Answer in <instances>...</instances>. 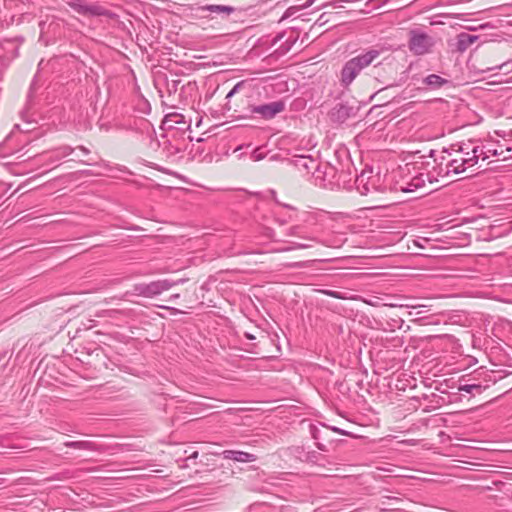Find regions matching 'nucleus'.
Wrapping results in <instances>:
<instances>
[{
    "label": "nucleus",
    "mask_w": 512,
    "mask_h": 512,
    "mask_svg": "<svg viewBox=\"0 0 512 512\" xmlns=\"http://www.w3.org/2000/svg\"><path fill=\"white\" fill-rule=\"evenodd\" d=\"M435 155V151H430V157H433V165L432 170L428 173L415 172L414 175H411L412 170L415 171V166H410L409 164L405 165L403 170L407 171V175L403 177V184L400 186L401 191L403 192H415L418 189L424 188L426 180L429 183H434L439 180V178H445L451 176L450 169L447 163V149L442 150L437 156Z\"/></svg>",
    "instance_id": "1"
},
{
    "label": "nucleus",
    "mask_w": 512,
    "mask_h": 512,
    "mask_svg": "<svg viewBox=\"0 0 512 512\" xmlns=\"http://www.w3.org/2000/svg\"><path fill=\"white\" fill-rule=\"evenodd\" d=\"M245 81H240L226 95L225 108L227 111H233L234 117L238 119H252L254 118V107H257V102L251 91L242 94L235 103H231L230 99L239 92L244 86Z\"/></svg>",
    "instance_id": "2"
},
{
    "label": "nucleus",
    "mask_w": 512,
    "mask_h": 512,
    "mask_svg": "<svg viewBox=\"0 0 512 512\" xmlns=\"http://www.w3.org/2000/svg\"><path fill=\"white\" fill-rule=\"evenodd\" d=\"M380 55V51L376 49H369L362 54H359L348 60L342 70L340 83L343 87H348L360 72L368 67Z\"/></svg>",
    "instance_id": "3"
},
{
    "label": "nucleus",
    "mask_w": 512,
    "mask_h": 512,
    "mask_svg": "<svg viewBox=\"0 0 512 512\" xmlns=\"http://www.w3.org/2000/svg\"><path fill=\"white\" fill-rule=\"evenodd\" d=\"M186 279L180 278L178 280L171 279H158L148 283H135L130 291H126L120 299H125L129 296H140L144 298H154L165 291H168L173 286L185 283Z\"/></svg>",
    "instance_id": "4"
},
{
    "label": "nucleus",
    "mask_w": 512,
    "mask_h": 512,
    "mask_svg": "<svg viewBox=\"0 0 512 512\" xmlns=\"http://www.w3.org/2000/svg\"><path fill=\"white\" fill-rule=\"evenodd\" d=\"M298 171L306 175L311 174L316 181V184H322L324 181V173L320 169V163L317 159L310 155H296L289 160Z\"/></svg>",
    "instance_id": "5"
},
{
    "label": "nucleus",
    "mask_w": 512,
    "mask_h": 512,
    "mask_svg": "<svg viewBox=\"0 0 512 512\" xmlns=\"http://www.w3.org/2000/svg\"><path fill=\"white\" fill-rule=\"evenodd\" d=\"M434 45V40L427 33L412 29L409 31V50L415 55H424L428 53Z\"/></svg>",
    "instance_id": "6"
},
{
    "label": "nucleus",
    "mask_w": 512,
    "mask_h": 512,
    "mask_svg": "<svg viewBox=\"0 0 512 512\" xmlns=\"http://www.w3.org/2000/svg\"><path fill=\"white\" fill-rule=\"evenodd\" d=\"M254 117L257 116L263 120H271L277 114L285 110V103L282 100L273 101L270 103L257 104V107L253 108Z\"/></svg>",
    "instance_id": "7"
},
{
    "label": "nucleus",
    "mask_w": 512,
    "mask_h": 512,
    "mask_svg": "<svg viewBox=\"0 0 512 512\" xmlns=\"http://www.w3.org/2000/svg\"><path fill=\"white\" fill-rule=\"evenodd\" d=\"M355 186L361 195H367L373 191H377L375 177L372 176V171H362L355 179Z\"/></svg>",
    "instance_id": "8"
},
{
    "label": "nucleus",
    "mask_w": 512,
    "mask_h": 512,
    "mask_svg": "<svg viewBox=\"0 0 512 512\" xmlns=\"http://www.w3.org/2000/svg\"><path fill=\"white\" fill-rule=\"evenodd\" d=\"M447 155V163L451 175H458L467 169V164H469V162H465L467 159L462 158L460 154H457L453 147L451 149H447Z\"/></svg>",
    "instance_id": "9"
},
{
    "label": "nucleus",
    "mask_w": 512,
    "mask_h": 512,
    "mask_svg": "<svg viewBox=\"0 0 512 512\" xmlns=\"http://www.w3.org/2000/svg\"><path fill=\"white\" fill-rule=\"evenodd\" d=\"M354 115V108L346 103L337 104L330 113L331 120L337 123H344Z\"/></svg>",
    "instance_id": "10"
},
{
    "label": "nucleus",
    "mask_w": 512,
    "mask_h": 512,
    "mask_svg": "<svg viewBox=\"0 0 512 512\" xmlns=\"http://www.w3.org/2000/svg\"><path fill=\"white\" fill-rule=\"evenodd\" d=\"M221 455L224 459L241 463H249L256 460V456L254 454L238 450H224Z\"/></svg>",
    "instance_id": "11"
},
{
    "label": "nucleus",
    "mask_w": 512,
    "mask_h": 512,
    "mask_svg": "<svg viewBox=\"0 0 512 512\" xmlns=\"http://www.w3.org/2000/svg\"><path fill=\"white\" fill-rule=\"evenodd\" d=\"M479 39L478 35L461 32L456 38V50L458 52H465L473 43Z\"/></svg>",
    "instance_id": "12"
},
{
    "label": "nucleus",
    "mask_w": 512,
    "mask_h": 512,
    "mask_svg": "<svg viewBox=\"0 0 512 512\" xmlns=\"http://www.w3.org/2000/svg\"><path fill=\"white\" fill-rule=\"evenodd\" d=\"M422 83L431 90L440 89L446 84H449V80L445 79L437 74H430L423 78Z\"/></svg>",
    "instance_id": "13"
},
{
    "label": "nucleus",
    "mask_w": 512,
    "mask_h": 512,
    "mask_svg": "<svg viewBox=\"0 0 512 512\" xmlns=\"http://www.w3.org/2000/svg\"><path fill=\"white\" fill-rule=\"evenodd\" d=\"M65 447L79 449V450H87V451H97L98 445L92 441H66L64 443Z\"/></svg>",
    "instance_id": "14"
},
{
    "label": "nucleus",
    "mask_w": 512,
    "mask_h": 512,
    "mask_svg": "<svg viewBox=\"0 0 512 512\" xmlns=\"http://www.w3.org/2000/svg\"><path fill=\"white\" fill-rule=\"evenodd\" d=\"M107 316L112 319H133L136 317V311L132 308L112 309L107 311Z\"/></svg>",
    "instance_id": "15"
},
{
    "label": "nucleus",
    "mask_w": 512,
    "mask_h": 512,
    "mask_svg": "<svg viewBox=\"0 0 512 512\" xmlns=\"http://www.w3.org/2000/svg\"><path fill=\"white\" fill-rule=\"evenodd\" d=\"M455 151L457 154H460L462 158L467 159L466 162H469V164H467V169L476 165V152H472V149H470L469 146L465 144L459 145L458 149H455Z\"/></svg>",
    "instance_id": "16"
},
{
    "label": "nucleus",
    "mask_w": 512,
    "mask_h": 512,
    "mask_svg": "<svg viewBox=\"0 0 512 512\" xmlns=\"http://www.w3.org/2000/svg\"><path fill=\"white\" fill-rule=\"evenodd\" d=\"M202 9L211 13H226L227 15H230L235 10V8L232 6L215 4L206 5Z\"/></svg>",
    "instance_id": "17"
},
{
    "label": "nucleus",
    "mask_w": 512,
    "mask_h": 512,
    "mask_svg": "<svg viewBox=\"0 0 512 512\" xmlns=\"http://www.w3.org/2000/svg\"><path fill=\"white\" fill-rule=\"evenodd\" d=\"M485 387L478 383L473 384H460L458 387V390L461 392L466 393H473V394H481L484 391Z\"/></svg>",
    "instance_id": "18"
},
{
    "label": "nucleus",
    "mask_w": 512,
    "mask_h": 512,
    "mask_svg": "<svg viewBox=\"0 0 512 512\" xmlns=\"http://www.w3.org/2000/svg\"><path fill=\"white\" fill-rule=\"evenodd\" d=\"M306 460L308 462H311L313 464H317L319 466H325V463H324L325 459H324V457L321 454H319V453H317L315 451L307 452Z\"/></svg>",
    "instance_id": "19"
},
{
    "label": "nucleus",
    "mask_w": 512,
    "mask_h": 512,
    "mask_svg": "<svg viewBox=\"0 0 512 512\" xmlns=\"http://www.w3.org/2000/svg\"><path fill=\"white\" fill-rule=\"evenodd\" d=\"M319 292L324 294V295H327L329 297L336 298V299H343V300L349 299V297L347 296L346 293H342L340 291L328 290V289H320Z\"/></svg>",
    "instance_id": "20"
},
{
    "label": "nucleus",
    "mask_w": 512,
    "mask_h": 512,
    "mask_svg": "<svg viewBox=\"0 0 512 512\" xmlns=\"http://www.w3.org/2000/svg\"><path fill=\"white\" fill-rule=\"evenodd\" d=\"M472 152H476L475 153V156H476V164L478 163V160L481 158L482 160H486L488 158V154L487 152H485V147L484 146H473L472 148Z\"/></svg>",
    "instance_id": "21"
},
{
    "label": "nucleus",
    "mask_w": 512,
    "mask_h": 512,
    "mask_svg": "<svg viewBox=\"0 0 512 512\" xmlns=\"http://www.w3.org/2000/svg\"><path fill=\"white\" fill-rule=\"evenodd\" d=\"M404 323V320L401 317L391 318L387 321V326L390 330L394 331L395 329H400Z\"/></svg>",
    "instance_id": "22"
},
{
    "label": "nucleus",
    "mask_w": 512,
    "mask_h": 512,
    "mask_svg": "<svg viewBox=\"0 0 512 512\" xmlns=\"http://www.w3.org/2000/svg\"><path fill=\"white\" fill-rule=\"evenodd\" d=\"M287 236H298L303 237L305 239H310L309 237H305L302 235V227L300 225H294L287 229L286 233Z\"/></svg>",
    "instance_id": "23"
},
{
    "label": "nucleus",
    "mask_w": 512,
    "mask_h": 512,
    "mask_svg": "<svg viewBox=\"0 0 512 512\" xmlns=\"http://www.w3.org/2000/svg\"><path fill=\"white\" fill-rule=\"evenodd\" d=\"M485 152H487L488 157H489L490 155H494V156H503V158H504V159L509 158V157H512V155H511V154L506 155V154H505V151H498V149H493V148H489V147H485Z\"/></svg>",
    "instance_id": "24"
},
{
    "label": "nucleus",
    "mask_w": 512,
    "mask_h": 512,
    "mask_svg": "<svg viewBox=\"0 0 512 512\" xmlns=\"http://www.w3.org/2000/svg\"><path fill=\"white\" fill-rule=\"evenodd\" d=\"M310 247V245L308 244H304V243H293L292 246H289V247H285V248H281L279 249L280 252H288V251H291V250H295V249H306Z\"/></svg>",
    "instance_id": "25"
},
{
    "label": "nucleus",
    "mask_w": 512,
    "mask_h": 512,
    "mask_svg": "<svg viewBox=\"0 0 512 512\" xmlns=\"http://www.w3.org/2000/svg\"><path fill=\"white\" fill-rule=\"evenodd\" d=\"M292 220H293V218L291 215H289L288 217H281V216L275 217V221L281 226L287 224L288 222H291Z\"/></svg>",
    "instance_id": "26"
},
{
    "label": "nucleus",
    "mask_w": 512,
    "mask_h": 512,
    "mask_svg": "<svg viewBox=\"0 0 512 512\" xmlns=\"http://www.w3.org/2000/svg\"><path fill=\"white\" fill-rule=\"evenodd\" d=\"M179 82H180L179 80H172L171 84L168 83L169 93L177 91V86H178Z\"/></svg>",
    "instance_id": "27"
},
{
    "label": "nucleus",
    "mask_w": 512,
    "mask_h": 512,
    "mask_svg": "<svg viewBox=\"0 0 512 512\" xmlns=\"http://www.w3.org/2000/svg\"><path fill=\"white\" fill-rule=\"evenodd\" d=\"M159 307L162 308V309L170 310L173 315L181 313V311L179 309L174 308V307H169V306H165V305H161Z\"/></svg>",
    "instance_id": "28"
},
{
    "label": "nucleus",
    "mask_w": 512,
    "mask_h": 512,
    "mask_svg": "<svg viewBox=\"0 0 512 512\" xmlns=\"http://www.w3.org/2000/svg\"><path fill=\"white\" fill-rule=\"evenodd\" d=\"M388 306H390V307H410V308H413V309L418 308V307H423V305H415L414 306V305H408V304H406V305H402V304H388Z\"/></svg>",
    "instance_id": "29"
},
{
    "label": "nucleus",
    "mask_w": 512,
    "mask_h": 512,
    "mask_svg": "<svg viewBox=\"0 0 512 512\" xmlns=\"http://www.w3.org/2000/svg\"><path fill=\"white\" fill-rule=\"evenodd\" d=\"M78 149H79V150H80L84 155H89V154H90V150H89L87 147H85V146L80 145V146L78 147Z\"/></svg>",
    "instance_id": "30"
},
{
    "label": "nucleus",
    "mask_w": 512,
    "mask_h": 512,
    "mask_svg": "<svg viewBox=\"0 0 512 512\" xmlns=\"http://www.w3.org/2000/svg\"><path fill=\"white\" fill-rule=\"evenodd\" d=\"M332 430H333V431H335V432H337V433H338V434H340V435H348V432H347V431L342 430V429L337 428V427H333V428H332Z\"/></svg>",
    "instance_id": "31"
},
{
    "label": "nucleus",
    "mask_w": 512,
    "mask_h": 512,
    "mask_svg": "<svg viewBox=\"0 0 512 512\" xmlns=\"http://www.w3.org/2000/svg\"><path fill=\"white\" fill-rule=\"evenodd\" d=\"M316 0H307L302 6V9L310 7Z\"/></svg>",
    "instance_id": "32"
},
{
    "label": "nucleus",
    "mask_w": 512,
    "mask_h": 512,
    "mask_svg": "<svg viewBox=\"0 0 512 512\" xmlns=\"http://www.w3.org/2000/svg\"><path fill=\"white\" fill-rule=\"evenodd\" d=\"M289 267H292V268H302V267H304V263H302V262H295V263L290 264Z\"/></svg>",
    "instance_id": "33"
},
{
    "label": "nucleus",
    "mask_w": 512,
    "mask_h": 512,
    "mask_svg": "<svg viewBox=\"0 0 512 512\" xmlns=\"http://www.w3.org/2000/svg\"><path fill=\"white\" fill-rule=\"evenodd\" d=\"M316 447L321 451H327L326 446L320 442L316 443Z\"/></svg>",
    "instance_id": "34"
},
{
    "label": "nucleus",
    "mask_w": 512,
    "mask_h": 512,
    "mask_svg": "<svg viewBox=\"0 0 512 512\" xmlns=\"http://www.w3.org/2000/svg\"><path fill=\"white\" fill-rule=\"evenodd\" d=\"M88 10L94 15H100L101 13L96 10V7H89Z\"/></svg>",
    "instance_id": "35"
},
{
    "label": "nucleus",
    "mask_w": 512,
    "mask_h": 512,
    "mask_svg": "<svg viewBox=\"0 0 512 512\" xmlns=\"http://www.w3.org/2000/svg\"><path fill=\"white\" fill-rule=\"evenodd\" d=\"M252 156H253L254 160H256V161L262 159V155L261 154H257L256 152H254Z\"/></svg>",
    "instance_id": "36"
},
{
    "label": "nucleus",
    "mask_w": 512,
    "mask_h": 512,
    "mask_svg": "<svg viewBox=\"0 0 512 512\" xmlns=\"http://www.w3.org/2000/svg\"><path fill=\"white\" fill-rule=\"evenodd\" d=\"M198 457V452L194 451L187 459H196Z\"/></svg>",
    "instance_id": "37"
},
{
    "label": "nucleus",
    "mask_w": 512,
    "mask_h": 512,
    "mask_svg": "<svg viewBox=\"0 0 512 512\" xmlns=\"http://www.w3.org/2000/svg\"><path fill=\"white\" fill-rule=\"evenodd\" d=\"M179 297H180V295H179V294H173V295H171V296L169 297V300H170V301H173V300H175V299H178Z\"/></svg>",
    "instance_id": "38"
},
{
    "label": "nucleus",
    "mask_w": 512,
    "mask_h": 512,
    "mask_svg": "<svg viewBox=\"0 0 512 512\" xmlns=\"http://www.w3.org/2000/svg\"><path fill=\"white\" fill-rule=\"evenodd\" d=\"M245 337L249 340H254L255 339V336H253L252 334L250 333H245Z\"/></svg>",
    "instance_id": "39"
},
{
    "label": "nucleus",
    "mask_w": 512,
    "mask_h": 512,
    "mask_svg": "<svg viewBox=\"0 0 512 512\" xmlns=\"http://www.w3.org/2000/svg\"><path fill=\"white\" fill-rule=\"evenodd\" d=\"M291 9H292V7H291V8H289V9H287V11L285 12V16H289V15H290V10H291Z\"/></svg>",
    "instance_id": "40"
},
{
    "label": "nucleus",
    "mask_w": 512,
    "mask_h": 512,
    "mask_svg": "<svg viewBox=\"0 0 512 512\" xmlns=\"http://www.w3.org/2000/svg\"><path fill=\"white\" fill-rule=\"evenodd\" d=\"M81 163H82V164H85V165H92V163H91V162H87V161H82Z\"/></svg>",
    "instance_id": "41"
},
{
    "label": "nucleus",
    "mask_w": 512,
    "mask_h": 512,
    "mask_svg": "<svg viewBox=\"0 0 512 512\" xmlns=\"http://www.w3.org/2000/svg\"><path fill=\"white\" fill-rule=\"evenodd\" d=\"M312 436H313V438H314V439H317V438H318V435H317V433H316V432H313V433H312Z\"/></svg>",
    "instance_id": "42"
},
{
    "label": "nucleus",
    "mask_w": 512,
    "mask_h": 512,
    "mask_svg": "<svg viewBox=\"0 0 512 512\" xmlns=\"http://www.w3.org/2000/svg\"><path fill=\"white\" fill-rule=\"evenodd\" d=\"M505 151H506V152H508V153H509V152H512V148L507 147Z\"/></svg>",
    "instance_id": "43"
},
{
    "label": "nucleus",
    "mask_w": 512,
    "mask_h": 512,
    "mask_svg": "<svg viewBox=\"0 0 512 512\" xmlns=\"http://www.w3.org/2000/svg\"><path fill=\"white\" fill-rule=\"evenodd\" d=\"M284 207H286V208H288V209H292V210H294V208H293L292 206H290V205H284Z\"/></svg>",
    "instance_id": "44"
},
{
    "label": "nucleus",
    "mask_w": 512,
    "mask_h": 512,
    "mask_svg": "<svg viewBox=\"0 0 512 512\" xmlns=\"http://www.w3.org/2000/svg\"><path fill=\"white\" fill-rule=\"evenodd\" d=\"M497 149H498V151H504V150H503V147H502L501 145H500V146H499V148H497Z\"/></svg>",
    "instance_id": "45"
},
{
    "label": "nucleus",
    "mask_w": 512,
    "mask_h": 512,
    "mask_svg": "<svg viewBox=\"0 0 512 512\" xmlns=\"http://www.w3.org/2000/svg\"><path fill=\"white\" fill-rule=\"evenodd\" d=\"M415 245L417 246H421L420 243L418 241H414Z\"/></svg>",
    "instance_id": "46"
},
{
    "label": "nucleus",
    "mask_w": 512,
    "mask_h": 512,
    "mask_svg": "<svg viewBox=\"0 0 512 512\" xmlns=\"http://www.w3.org/2000/svg\"><path fill=\"white\" fill-rule=\"evenodd\" d=\"M174 122L175 123H181L182 121L181 120H175Z\"/></svg>",
    "instance_id": "47"
},
{
    "label": "nucleus",
    "mask_w": 512,
    "mask_h": 512,
    "mask_svg": "<svg viewBox=\"0 0 512 512\" xmlns=\"http://www.w3.org/2000/svg\"><path fill=\"white\" fill-rule=\"evenodd\" d=\"M2 483V479H0V484Z\"/></svg>",
    "instance_id": "48"
}]
</instances>
